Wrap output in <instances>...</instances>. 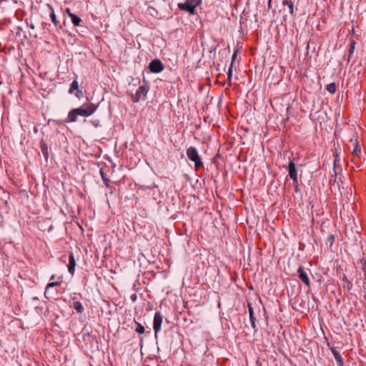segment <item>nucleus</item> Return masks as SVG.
I'll return each instance as SVG.
<instances>
[{
    "instance_id": "20e7f679",
    "label": "nucleus",
    "mask_w": 366,
    "mask_h": 366,
    "mask_svg": "<svg viewBox=\"0 0 366 366\" xmlns=\"http://www.w3.org/2000/svg\"><path fill=\"white\" fill-rule=\"evenodd\" d=\"M288 172L290 177L293 181V184L295 186V190L297 192L298 182H297V172L295 168V164L293 161H290L288 165Z\"/></svg>"
},
{
    "instance_id": "9b49d317",
    "label": "nucleus",
    "mask_w": 366,
    "mask_h": 366,
    "mask_svg": "<svg viewBox=\"0 0 366 366\" xmlns=\"http://www.w3.org/2000/svg\"><path fill=\"white\" fill-rule=\"evenodd\" d=\"M69 272L73 274L74 272L76 262L74 254L71 253L69 257V264L67 265Z\"/></svg>"
},
{
    "instance_id": "ddd939ff",
    "label": "nucleus",
    "mask_w": 366,
    "mask_h": 366,
    "mask_svg": "<svg viewBox=\"0 0 366 366\" xmlns=\"http://www.w3.org/2000/svg\"><path fill=\"white\" fill-rule=\"evenodd\" d=\"M282 4L285 6H287L290 9V14L293 16L295 11H294V4L291 0H284L282 1Z\"/></svg>"
},
{
    "instance_id": "c85d7f7f",
    "label": "nucleus",
    "mask_w": 366,
    "mask_h": 366,
    "mask_svg": "<svg viewBox=\"0 0 366 366\" xmlns=\"http://www.w3.org/2000/svg\"><path fill=\"white\" fill-rule=\"evenodd\" d=\"M271 8V1H268V9Z\"/></svg>"
},
{
    "instance_id": "1a4fd4ad",
    "label": "nucleus",
    "mask_w": 366,
    "mask_h": 366,
    "mask_svg": "<svg viewBox=\"0 0 366 366\" xmlns=\"http://www.w3.org/2000/svg\"><path fill=\"white\" fill-rule=\"evenodd\" d=\"M297 273L300 280L307 286H310V282L309 280L307 272L304 270L302 266H300L297 269Z\"/></svg>"
},
{
    "instance_id": "7c9ffc66",
    "label": "nucleus",
    "mask_w": 366,
    "mask_h": 366,
    "mask_svg": "<svg viewBox=\"0 0 366 366\" xmlns=\"http://www.w3.org/2000/svg\"><path fill=\"white\" fill-rule=\"evenodd\" d=\"M364 273H365V280H366V269H365V271H364Z\"/></svg>"
},
{
    "instance_id": "4be33fe9",
    "label": "nucleus",
    "mask_w": 366,
    "mask_h": 366,
    "mask_svg": "<svg viewBox=\"0 0 366 366\" xmlns=\"http://www.w3.org/2000/svg\"><path fill=\"white\" fill-rule=\"evenodd\" d=\"M356 42L355 41H352L350 43V49L349 51V58L351 57V56L353 54L354 49L355 47Z\"/></svg>"
},
{
    "instance_id": "cd10ccee",
    "label": "nucleus",
    "mask_w": 366,
    "mask_h": 366,
    "mask_svg": "<svg viewBox=\"0 0 366 366\" xmlns=\"http://www.w3.org/2000/svg\"><path fill=\"white\" fill-rule=\"evenodd\" d=\"M237 56V51H235L233 55H232V63L233 64V61H234L235 58Z\"/></svg>"
},
{
    "instance_id": "423d86ee",
    "label": "nucleus",
    "mask_w": 366,
    "mask_h": 366,
    "mask_svg": "<svg viewBox=\"0 0 366 366\" xmlns=\"http://www.w3.org/2000/svg\"><path fill=\"white\" fill-rule=\"evenodd\" d=\"M148 92V89L146 86H140L137 90L136 93L132 96V100L134 102H137L140 100L142 97L146 96Z\"/></svg>"
},
{
    "instance_id": "f257e3e1",
    "label": "nucleus",
    "mask_w": 366,
    "mask_h": 366,
    "mask_svg": "<svg viewBox=\"0 0 366 366\" xmlns=\"http://www.w3.org/2000/svg\"><path fill=\"white\" fill-rule=\"evenodd\" d=\"M96 109L93 104H83L81 107L74 109L69 112L67 122H76L78 116L89 117L95 112Z\"/></svg>"
},
{
    "instance_id": "6ab92c4d",
    "label": "nucleus",
    "mask_w": 366,
    "mask_h": 366,
    "mask_svg": "<svg viewBox=\"0 0 366 366\" xmlns=\"http://www.w3.org/2000/svg\"><path fill=\"white\" fill-rule=\"evenodd\" d=\"M136 325H137V327H136V332L139 334H143L144 333V326H142L140 323L137 322H135Z\"/></svg>"
},
{
    "instance_id": "393cba45",
    "label": "nucleus",
    "mask_w": 366,
    "mask_h": 366,
    "mask_svg": "<svg viewBox=\"0 0 366 366\" xmlns=\"http://www.w3.org/2000/svg\"><path fill=\"white\" fill-rule=\"evenodd\" d=\"M340 161V158H339V155L336 152L335 153V161H334V166L336 167L337 163L339 162Z\"/></svg>"
},
{
    "instance_id": "f3484780",
    "label": "nucleus",
    "mask_w": 366,
    "mask_h": 366,
    "mask_svg": "<svg viewBox=\"0 0 366 366\" xmlns=\"http://www.w3.org/2000/svg\"><path fill=\"white\" fill-rule=\"evenodd\" d=\"M326 89L330 93L335 94L336 92V85L335 83L329 84L328 85H327Z\"/></svg>"
},
{
    "instance_id": "9d476101",
    "label": "nucleus",
    "mask_w": 366,
    "mask_h": 366,
    "mask_svg": "<svg viewBox=\"0 0 366 366\" xmlns=\"http://www.w3.org/2000/svg\"><path fill=\"white\" fill-rule=\"evenodd\" d=\"M66 13L67 14V15L71 18V21L73 23V24L76 26H79L80 25V23L81 21V19L77 16L76 15H75L74 14H73L70 9L67 8L66 9Z\"/></svg>"
},
{
    "instance_id": "dca6fc26",
    "label": "nucleus",
    "mask_w": 366,
    "mask_h": 366,
    "mask_svg": "<svg viewBox=\"0 0 366 366\" xmlns=\"http://www.w3.org/2000/svg\"><path fill=\"white\" fill-rule=\"evenodd\" d=\"M73 307L79 313H81L84 310L81 302L79 301L74 302Z\"/></svg>"
},
{
    "instance_id": "c756f323",
    "label": "nucleus",
    "mask_w": 366,
    "mask_h": 366,
    "mask_svg": "<svg viewBox=\"0 0 366 366\" xmlns=\"http://www.w3.org/2000/svg\"><path fill=\"white\" fill-rule=\"evenodd\" d=\"M50 280H54V275H52L50 278Z\"/></svg>"
},
{
    "instance_id": "2f4dec72",
    "label": "nucleus",
    "mask_w": 366,
    "mask_h": 366,
    "mask_svg": "<svg viewBox=\"0 0 366 366\" xmlns=\"http://www.w3.org/2000/svg\"><path fill=\"white\" fill-rule=\"evenodd\" d=\"M269 1H272V0H269Z\"/></svg>"
},
{
    "instance_id": "7ed1b4c3",
    "label": "nucleus",
    "mask_w": 366,
    "mask_h": 366,
    "mask_svg": "<svg viewBox=\"0 0 366 366\" xmlns=\"http://www.w3.org/2000/svg\"><path fill=\"white\" fill-rule=\"evenodd\" d=\"M197 6L196 0H187L184 3H179L178 8L181 10L189 12L190 14L195 13V8Z\"/></svg>"
},
{
    "instance_id": "6e6552de",
    "label": "nucleus",
    "mask_w": 366,
    "mask_h": 366,
    "mask_svg": "<svg viewBox=\"0 0 366 366\" xmlns=\"http://www.w3.org/2000/svg\"><path fill=\"white\" fill-rule=\"evenodd\" d=\"M350 141L353 143V144H355V149L352 152V154L353 156L352 162L356 164L357 158L359 157L361 151L360 149L359 148L357 139L356 137L355 139L352 138Z\"/></svg>"
},
{
    "instance_id": "5701e85b",
    "label": "nucleus",
    "mask_w": 366,
    "mask_h": 366,
    "mask_svg": "<svg viewBox=\"0 0 366 366\" xmlns=\"http://www.w3.org/2000/svg\"><path fill=\"white\" fill-rule=\"evenodd\" d=\"M334 355L335 356L336 360L340 362L341 364H342V357L340 355V354L337 351H333Z\"/></svg>"
},
{
    "instance_id": "b1692460",
    "label": "nucleus",
    "mask_w": 366,
    "mask_h": 366,
    "mask_svg": "<svg viewBox=\"0 0 366 366\" xmlns=\"http://www.w3.org/2000/svg\"><path fill=\"white\" fill-rule=\"evenodd\" d=\"M227 76H228V80L230 81L232 79V63H231L230 67L228 71Z\"/></svg>"
},
{
    "instance_id": "4468645a",
    "label": "nucleus",
    "mask_w": 366,
    "mask_h": 366,
    "mask_svg": "<svg viewBox=\"0 0 366 366\" xmlns=\"http://www.w3.org/2000/svg\"><path fill=\"white\" fill-rule=\"evenodd\" d=\"M248 307H249V318H250L251 324H252V327L254 328L255 327V323H254L255 318L254 317L253 309L249 303H248Z\"/></svg>"
},
{
    "instance_id": "aec40b11",
    "label": "nucleus",
    "mask_w": 366,
    "mask_h": 366,
    "mask_svg": "<svg viewBox=\"0 0 366 366\" xmlns=\"http://www.w3.org/2000/svg\"><path fill=\"white\" fill-rule=\"evenodd\" d=\"M61 285V282H50L47 285L46 287V291H45V294H46V292L49 291V290L51 288V287H55V286H59Z\"/></svg>"
},
{
    "instance_id": "0eeeda50",
    "label": "nucleus",
    "mask_w": 366,
    "mask_h": 366,
    "mask_svg": "<svg viewBox=\"0 0 366 366\" xmlns=\"http://www.w3.org/2000/svg\"><path fill=\"white\" fill-rule=\"evenodd\" d=\"M162 322V317L159 312H156L154 317L153 328L154 330L155 336L158 332L161 330V325Z\"/></svg>"
},
{
    "instance_id": "412c9836",
    "label": "nucleus",
    "mask_w": 366,
    "mask_h": 366,
    "mask_svg": "<svg viewBox=\"0 0 366 366\" xmlns=\"http://www.w3.org/2000/svg\"><path fill=\"white\" fill-rule=\"evenodd\" d=\"M100 174H101L102 180L104 182L105 185L107 187H109V179L106 177L104 172L102 170L100 171Z\"/></svg>"
},
{
    "instance_id": "39448f33",
    "label": "nucleus",
    "mask_w": 366,
    "mask_h": 366,
    "mask_svg": "<svg viewBox=\"0 0 366 366\" xmlns=\"http://www.w3.org/2000/svg\"><path fill=\"white\" fill-rule=\"evenodd\" d=\"M150 71L153 73H159L164 69V66L160 60H152L149 65Z\"/></svg>"
},
{
    "instance_id": "f8f14e48",
    "label": "nucleus",
    "mask_w": 366,
    "mask_h": 366,
    "mask_svg": "<svg viewBox=\"0 0 366 366\" xmlns=\"http://www.w3.org/2000/svg\"><path fill=\"white\" fill-rule=\"evenodd\" d=\"M40 148L44 158L47 159L49 158V151L46 144L44 142L41 141L40 143Z\"/></svg>"
},
{
    "instance_id": "2eb2a0df",
    "label": "nucleus",
    "mask_w": 366,
    "mask_h": 366,
    "mask_svg": "<svg viewBox=\"0 0 366 366\" xmlns=\"http://www.w3.org/2000/svg\"><path fill=\"white\" fill-rule=\"evenodd\" d=\"M48 6H49V9L51 10V13L50 14V17H51V21L53 22V24L55 26H58L59 21L56 19V15L54 14L53 7L51 6H50V5H48Z\"/></svg>"
},
{
    "instance_id": "a878e982",
    "label": "nucleus",
    "mask_w": 366,
    "mask_h": 366,
    "mask_svg": "<svg viewBox=\"0 0 366 366\" xmlns=\"http://www.w3.org/2000/svg\"><path fill=\"white\" fill-rule=\"evenodd\" d=\"M76 97H78L79 99V98H81V97L83 96V92H82V91H81V90H80V89H78V90L76 91Z\"/></svg>"
},
{
    "instance_id": "bb28decb",
    "label": "nucleus",
    "mask_w": 366,
    "mask_h": 366,
    "mask_svg": "<svg viewBox=\"0 0 366 366\" xmlns=\"http://www.w3.org/2000/svg\"><path fill=\"white\" fill-rule=\"evenodd\" d=\"M362 265H363V269L364 271H365V269H366V257L365 259H362Z\"/></svg>"
},
{
    "instance_id": "a211bd4d",
    "label": "nucleus",
    "mask_w": 366,
    "mask_h": 366,
    "mask_svg": "<svg viewBox=\"0 0 366 366\" xmlns=\"http://www.w3.org/2000/svg\"><path fill=\"white\" fill-rule=\"evenodd\" d=\"M79 89V84L76 80H74L71 84L69 89V93L72 94L74 92V90H78Z\"/></svg>"
},
{
    "instance_id": "f03ea898",
    "label": "nucleus",
    "mask_w": 366,
    "mask_h": 366,
    "mask_svg": "<svg viewBox=\"0 0 366 366\" xmlns=\"http://www.w3.org/2000/svg\"><path fill=\"white\" fill-rule=\"evenodd\" d=\"M187 155L189 160L194 162L196 169H199L202 167L201 158L198 154L197 149L194 147H190L187 150Z\"/></svg>"
}]
</instances>
